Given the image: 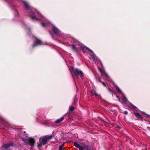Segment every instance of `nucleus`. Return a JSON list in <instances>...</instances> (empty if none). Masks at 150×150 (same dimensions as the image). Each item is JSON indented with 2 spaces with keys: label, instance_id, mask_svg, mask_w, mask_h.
Segmentation results:
<instances>
[{
  "label": "nucleus",
  "instance_id": "obj_1",
  "mask_svg": "<svg viewBox=\"0 0 150 150\" xmlns=\"http://www.w3.org/2000/svg\"><path fill=\"white\" fill-rule=\"evenodd\" d=\"M25 9L26 10H29L31 11L29 12L30 15L31 16L30 18L33 20L35 21H37L38 19L35 16V11L32 9V8L30 6L29 4L26 1H23Z\"/></svg>",
  "mask_w": 150,
  "mask_h": 150
},
{
  "label": "nucleus",
  "instance_id": "obj_2",
  "mask_svg": "<svg viewBox=\"0 0 150 150\" xmlns=\"http://www.w3.org/2000/svg\"><path fill=\"white\" fill-rule=\"evenodd\" d=\"M22 141L25 143L27 144L30 146H33L35 143L34 139L32 138L29 137L26 139L23 137L22 138Z\"/></svg>",
  "mask_w": 150,
  "mask_h": 150
},
{
  "label": "nucleus",
  "instance_id": "obj_3",
  "mask_svg": "<svg viewBox=\"0 0 150 150\" xmlns=\"http://www.w3.org/2000/svg\"><path fill=\"white\" fill-rule=\"evenodd\" d=\"M53 137V135H46L43 137L42 141L43 145H45L46 144L47 142L51 139Z\"/></svg>",
  "mask_w": 150,
  "mask_h": 150
},
{
  "label": "nucleus",
  "instance_id": "obj_4",
  "mask_svg": "<svg viewBox=\"0 0 150 150\" xmlns=\"http://www.w3.org/2000/svg\"><path fill=\"white\" fill-rule=\"evenodd\" d=\"M35 40L33 42V47H35L43 45V42L40 40L38 39L35 37H34Z\"/></svg>",
  "mask_w": 150,
  "mask_h": 150
},
{
  "label": "nucleus",
  "instance_id": "obj_5",
  "mask_svg": "<svg viewBox=\"0 0 150 150\" xmlns=\"http://www.w3.org/2000/svg\"><path fill=\"white\" fill-rule=\"evenodd\" d=\"M52 30L53 33H52V32L50 31V33L52 36V38L54 39L55 40V38H54V36L56 35V27L53 25L52 27Z\"/></svg>",
  "mask_w": 150,
  "mask_h": 150
},
{
  "label": "nucleus",
  "instance_id": "obj_6",
  "mask_svg": "<svg viewBox=\"0 0 150 150\" xmlns=\"http://www.w3.org/2000/svg\"><path fill=\"white\" fill-rule=\"evenodd\" d=\"M75 75L80 76H82L83 75V73L80 70L77 68H76L73 71Z\"/></svg>",
  "mask_w": 150,
  "mask_h": 150
},
{
  "label": "nucleus",
  "instance_id": "obj_7",
  "mask_svg": "<svg viewBox=\"0 0 150 150\" xmlns=\"http://www.w3.org/2000/svg\"><path fill=\"white\" fill-rule=\"evenodd\" d=\"M14 144L12 142H10L9 143L4 144L2 145V148H8L11 146L13 147Z\"/></svg>",
  "mask_w": 150,
  "mask_h": 150
},
{
  "label": "nucleus",
  "instance_id": "obj_8",
  "mask_svg": "<svg viewBox=\"0 0 150 150\" xmlns=\"http://www.w3.org/2000/svg\"><path fill=\"white\" fill-rule=\"evenodd\" d=\"M81 145L82 146V148H83V150L84 149L85 150H90L88 147L87 145L85 144L84 143L81 144Z\"/></svg>",
  "mask_w": 150,
  "mask_h": 150
},
{
  "label": "nucleus",
  "instance_id": "obj_9",
  "mask_svg": "<svg viewBox=\"0 0 150 150\" xmlns=\"http://www.w3.org/2000/svg\"><path fill=\"white\" fill-rule=\"evenodd\" d=\"M99 70L100 71V72H101V75L103 76H105L106 77L108 76V75L107 73L104 71H102L101 69L99 67H98Z\"/></svg>",
  "mask_w": 150,
  "mask_h": 150
},
{
  "label": "nucleus",
  "instance_id": "obj_10",
  "mask_svg": "<svg viewBox=\"0 0 150 150\" xmlns=\"http://www.w3.org/2000/svg\"><path fill=\"white\" fill-rule=\"evenodd\" d=\"M74 145L77 148H79V150H83V148L82 146H81L79 144L76 142H74Z\"/></svg>",
  "mask_w": 150,
  "mask_h": 150
},
{
  "label": "nucleus",
  "instance_id": "obj_11",
  "mask_svg": "<svg viewBox=\"0 0 150 150\" xmlns=\"http://www.w3.org/2000/svg\"><path fill=\"white\" fill-rule=\"evenodd\" d=\"M134 115L137 118H143V117L137 112H134Z\"/></svg>",
  "mask_w": 150,
  "mask_h": 150
},
{
  "label": "nucleus",
  "instance_id": "obj_12",
  "mask_svg": "<svg viewBox=\"0 0 150 150\" xmlns=\"http://www.w3.org/2000/svg\"><path fill=\"white\" fill-rule=\"evenodd\" d=\"M0 120L1 122V124L5 126L6 125V121L4 120V119H3L2 118L0 117Z\"/></svg>",
  "mask_w": 150,
  "mask_h": 150
},
{
  "label": "nucleus",
  "instance_id": "obj_13",
  "mask_svg": "<svg viewBox=\"0 0 150 150\" xmlns=\"http://www.w3.org/2000/svg\"><path fill=\"white\" fill-rule=\"evenodd\" d=\"M116 89L118 93L120 94H122V91L121 89L118 87V86H116Z\"/></svg>",
  "mask_w": 150,
  "mask_h": 150
},
{
  "label": "nucleus",
  "instance_id": "obj_14",
  "mask_svg": "<svg viewBox=\"0 0 150 150\" xmlns=\"http://www.w3.org/2000/svg\"><path fill=\"white\" fill-rule=\"evenodd\" d=\"M64 119V117H62L60 119H58L57 120V123H59L62 121Z\"/></svg>",
  "mask_w": 150,
  "mask_h": 150
},
{
  "label": "nucleus",
  "instance_id": "obj_15",
  "mask_svg": "<svg viewBox=\"0 0 150 150\" xmlns=\"http://www.w3.org/2000/svg\"><path fill=\"white\" fill-rule=\"evenodd\" d=\"M122 99L125 102H127V100L125 96H123L122 98Z\"/></svg>",
  "mask_w": 150,
  "mask_h": 150
},
{
  "label": "nucleus",
  "instance_id": "obj_16",
  "mask_svg": "<svg viewBox=\"0 0 150 150\" xmlns=\"http://www.w3.org/2000/svg\"><path fill=\"white\" fill-rule=\"evenodd\" d=\"M57 36L58 35L59 36H60L61 35V33L60 32V31L57 28Z\"/></svg>",
  "mask_w": 150,
  "mask_h": 150
},
{
  "label": "nucleus",
  "instance_id": "obj_17",
  "mask_svg": "<svg viewBox=\"0 0 150 150\" xmlns=\"http://www.w3.org/2000/svg\"><path fill=\"white\" fill-rule=\"evenodd\" d=\"M72 49L73 50H74V51H76L77 50L75 45H72Z\"/></svg>",
  "mask_w": 150,
  "mask_h": 150
},
{
  "label": "nucleus",
  "instance_id": "obj_18",
  "mask_svg": "<svg viewBox=\"0 0 150 150\" xmlns=\"http://www.w3.org/2000/svg\"><path fill=\"white\" fill-rule=\"evenodd\" d=\"M64 143H63L61 146H60L59 147V150H62L63 149V147L64 146Z\"/></svg>",
  "mask_w": 150,
  "mask_h": 150
},
{
  "label": "nucleus",
  "instance_id": "obj_19",
  "mask_svg": "<svg viewBox=\"0 0 150 150\" xmlns=\"http://www.w3.org/2000/svg\"><path fill=\"white\" fill-rule=\"evenodd\" d=\"M74 109V108L73 106H71L69 108V110L70 111H72Z\"/></svg>",
  "mask_w": 150,
  "mask_h": 150
},
{
  "label": "nucleus",
  "instance_id": "obj_20",
  "mask_svg": "<svg viewBox=\"0 0 150 150\" xmlns=\"http://www.w3.org/2000/svg\"><path fill=\"white\" fill-rule=\"evenodd\" d=\"M41 25H42V26L43 27H46V25L44 23H41Z\"/></svg>",
  "mask_w": 150,
  "mask_h": 150
},
{
  "label": "nucleus",
  "instance_id": "obj_21",
  "mask_svg": "<svg viewBox=\"0 0 150 150\" xmlns=\"http://www.w3.org/2000/svg\"><path fill=\"white\" fill-rule=\"evenodd\" d=\"M98 63H99L100 64L102 67L103 66L102 63L100 61H99L98 62Z\"/></svg>",
  "mask_w": 150,
  "mask_h": 150
},
{
  "label": "nucleus",
  "instance_id": "obj_22",
  "mask_svg": "<svg viewBox=\"0 0 150 150\" xmlns=\"http://www.w3.org/2000/svg\"><path fill=\"white\" fill-rule=\"evenodd\" d=\"M86 49L89 51H90V52H92V51L90 49L88 48L87 47L86 48Z\"/></svg>",
  "mask_w": 150,
  "mask_h": 150
},
{
  "label": "nucleus",
  "instance_id": "obj_23",
  "mask_svg": "<svg viewBox=\"0 0 150 150\" xmlns=\"http://www.w3.org/2000/svg\"><path fill=\"white\" fill-rule=\"evenodd\" d=\"M101 83H102V84H103V85L105 86H106V84L104 83V82H101Z\"/></svg>",
  "mask_w": 150,
  "mask_h": 150
},
{
  "label": "nucleus",
  "instance_id": "obj_24",
  "mask_svg": "<svg viewBox=\"0 0 150 150\" xmlns=\"http://www.w3.org/2000/svg\"><path fill=\"white\" fill-rule=\"evenodd\" d=\"M91 58L92 59L94 60L95 59V57L93 56H91Z\"/></svg>",
  "mask_w": 150,
  "mask_h": 150
},
{
  "label": "nucleus",
  "instance_id": "obj_25",
  "mask_svg": "<svg viewBox=\"0 0 150 150\" xmlns=\"http://www.w3.org/2000/svg\"><path fill=\"white\" fill-rule=\"evenodd\" d=\"M42 144H39L38 145V147H41L42 146Z\"/></svg>",
  "mask_w": 150,
  "mask_h": 150
},
{
  "label": "nucleus",
  "instance_id": "obj_26",
  "mask_svg": "<svg viewBox=\"0 0 150 150\" xmlns=\"http://www.w3.org/2000/svg\"><path fill=\"white\" fill-rule=\"evenodd\" d=\"M109 91L112 93H113V91H112L110 89H109Z\"/></svg>",
  "mask_w": 150,
  "mask_h": 150
},
{
  "label": "nucleus",
  "instance_id": "obj_27",
  "mask_svg": "<svg viewBox=\"0 0 150 150\" xmlns=\"http://www.w3.org/2000/svg\"><path fill=\"white\" fill-rule=\"evenodd\" d=\"M124 113L126 114H127V111H125L124 112Z\"/></svg>",
  "mask_w": 150,
  "mask_h": 150
},
{
  "label": "nucleus",
  "instance_id": "obj_28",
  "mask_svg": "<svg viewBox=\"0 0 150 150\" xmlns=\"http://www.w3.org/2000/svg\"><path fill=\"white\" fill-rule=\"evenodd\" d=\"M95 95L96 96H99V95H98V94H97V93H95Z\"/></svg>",
  "mask_w": 150,
  "mask_h": 150
},
{
  "label": "nucleus",
  "instance_id": "obj_29",
  "mask_svg": "<svg viewBox=\"0 0 150 150\" xmlns=\"http://www.w3.org/2000/svg\"><path fill=\"white\" fill-rule=\"evenodd\" d=\"M99 82H100L101 83L102 81H101L100 79H99Z\"/></svg>",
  "mask_w": 150,
  "mask_h": 150
},
{
  "label": "nucleus",
  "instance_id": "obj_30",
  "mask_svg": "<svg viewBox=\"0 0 150 150\" xmlns=\"http://www.w3.org/2000/svg\"><path fill=\"white\" fill-rule=\"evenodd\" d=\"M117 98H119L118 96H117Z\"/></svg>",
  "mask_w": 150,
  "mask_h": 150
},
{
  "label": "nucleus",
  "instance_id": "obj_31",
  "mask_svg": "<svg viewBox=\"0 0 150 150\" xmlns=\"http://www.w3.org/2000/svg\"><path fill=\"white\" fill-rule=\"evenodd\" d=\"M55 123H56V121H55Z\"/></svg>",
  "mask_w": 150,
  "mask_h": 150
}]
</instances>
